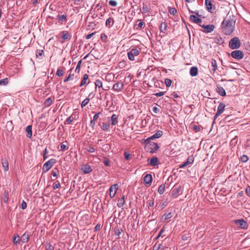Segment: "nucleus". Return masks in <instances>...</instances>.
Wrapping results in <instances>:
<instances>
[{"label":"nucleus","instance_id":"nucleus-1","mask_svg":"<svg viewBox=\"0 0 250 250\" xmlns=\"http://www.w3.org/2000/svg\"><path fill=\"white\" fill-rule=\"evenodd\" d=\"M235 21V16L228 13L221 23V27L222 32L226 35L231 34L234 30Z\"/></svg>","mask_w":250,"mask_h":250},{"label":"nucleus","instance_id":"nucleus-2","mask_svg":"<svg viewBox=\"0 0 250 250\" xmlns=\"http://www.w3.org/2000/svg\"><path fill=\"white\" fill-rule=\"evenodd\" d=\"M241 46V42L238 37L232 38L229 42V46L231 49H237Z\"/></svg>","mask_w":250,"mask_h":250},{"label":"nucleus","instance_id":"nucleus-3","mask_svg":"<svg viewBox=\"0 0 250 250\" xmlns=\"http://www.w3.org/2000/svg\"><path fill=\"white\" fill-rule=\"evenodd\" d=\"M145 144L148 147V150L147 151H149L150 153H155L158 150L159 146L158 145L154 142H150V141L149 142H145Z\"/></svg>","mask_w":250,"mask_h":250},{"label":"nucleus","instance_id":"nucleus-4","mask_svg":"<svg viewBox=\"0 0 250 250\" xmlns=\"http://www.w3.org/2000/svg\"><path fill=\"white\" fill-rule=\"evenodd\" d=\"M228 55L231 56L233 58L237 60H240L242 59L244 56L243 52L240 50L233 51L230 54L228 53Z\"/></svg>","mask_w":250,"mask_h":250},{"label":"nucleus","instance_id":"nucleus-5","mask_svg":"<svg viewBox=\"0 0 250 250\" xmlns=\"http://www.w3.org/2000/svg\"><path fill=\"white\" fill-rule=\"evenodd\" d=\"M140 49H138L136 48H133L131 49L129 51L127 52V56L130 61H134V57L138 56L140 52Z\"/></svg>","mask_w":250,"mask_h":250},{"label":"nucleus","instance_id":"nucleus-6","mask_svg":"<svg viewBox=\"0 0 250 250\" xmlns=\"http://www.w3.org/2000/svg\"><path fill=\"white\" fill-rule=\"evenodd\" d=\"M56 160L54 159H51L46 162L43 166L42 171L43 172H46L48 171L55 163Z\"/></svg>","mask_w":250,"mask_h":250},{"label":"nucleus","instance_id":"nucleus-7","mask_svg":"<svg viewBox=\"0 0 250 250\" xmlns=\"http://www.w3.org/2000/svg\"><path fill=\"white\" fill-rule=\"evenodd\" d=\"M225 86V84L223 83H217L216 84V92L221 96H225L226 95V91L223 86Z\"/></svg>","mask_w":250,"mask_h":250},{"label":"nucleus","instance_id":"nucleus-8","mask_svg":"<svg viewBox=\"0 0 250 250\" xmlns=\"http://www.w3.org/2000/svg\"><path fill=\"white\" fill-rule=\"evenodd\" d=\"M225 107V104L223 103H220L217 107V112L214 116V120H215L216 118L220 115L224 111Z\"/></svg>","mask_w":250,"mask_h":250},{"label":"nucleus","instance_id":"nucleus-9","mask_svg":"<svg viewBox=\"0 0 250 250\" xmlns=\"http://www.w3.org/2000/svg\"><path fill=\"white\" fill-rule=\"evenodd\" d=\"M234 222L238 227L242 229H247L248 226L247 222L243 219L236 220Z\"/></svg>","mask_w":250,"mask_h":250},{"label":"nucleus","instance_id":"nucleus-10","mask_svg":"<svg viewBox=\"0 0 250 250\" xmlns=\"http://www.w3.org/2000/svg\"><path fill=\"white\" fill-rule=\"evenodd\" d=\"M206 7L208 12L213 13L212 9H215V6L212 3L211 0H205Z\"/></svg>","mask_w":250,"mask_h":250},{"label":"nucleus","instance_id":"nucleus-11","mask_svg":"<svg viewBox=\"0 0 250 250\" xmlns=\"http://www.w3.org/2000/svg\"><path fill=\"white\" fill-rule=\"evenodd\" d=\"M200 26H201L204 29L202 31L206 33L211 32L213 31L215 28L214 26L212 24H208L207 25H200Z\"/></svg>","mask_w":250,"mask_h":250},{"label":"nucleus","instance_id":"nucleus-12","mask_svg":"<svg viewBox=\"0 0 250 250\" xmlns=\"http://www.w3.org/2000/svg\"><path fill=\"white\" fill-rule=\"evenodd\" d=\"M163 131L161 130H158L156 133L152 135L151 136L147 138L145 140V142H149L150 141V140L159 138L163 135Z\"/></svg>","mask_w":250,"mask_h":250},{"label":"nucleus","instance_id":"nucleus-13","mask_svg":"<svg viewBox=\"0 0 250 250\" xmlns=\"http://www.w3.org/2000/svg\"><path fill=\"white\" fill-rule=\"evenodd\" d=\"M118 189V185L117 184H115L114 185H112L110 187L109 190H110V196L111 198H112L115 196Z\"/></svg>","mask_w":250,"mask_h":250},{"label":"nucleus","instance_id":"nucleus-14","mask_svg":"<svg viewBox=\"0 0 250 250\" xmlns=\"http://www.w3.org/2000/svg\"><path fill=\"white\" fill-rule=\"evenodd\" d=\"M148 164L152 167H155L158 165L159 162L158 159L156 156L152 157L150 160H147Z\"/></svg>","mask_w":250,"mask_h":250},{"label":"nucleus","instance_id":"nucleus-15","mask_svg":"<svg viewBox=\"0 0 250 250\" xmlns=\"http://www.w3.org/2000/svg\"><path fill=\"white\" fill-rule=\"evenodd\" d=\"M173 214L172 212V209H169L167 212H166L163 216L162 219L164 221L167 220L173 217Z\"/></svg>","mask_w":250,"mask_h":250},{"label":"nucleus","instance_id":"nucleus-16","mask_svg":"<svg viewBox=\"0 0 250 250\" xmlns=\"http://www.w3.org/2000/svg\"><path fill=\"white\" fill-rule=\"evenodd\" d=\"M83 173L84 174H88L92 171L91 167L88 164L84 165L81 168Z\"/></svg>","mask_w":250,"mask_h":250},{"label":"nucleus","instance_id":"nucleus-17","mask_svg":"<svg viewBox=\"0 0 250 250\" xmlns=\"http://www.w3.org/2000/svg\"><path fill=\"white\" fill-rule=\"evenodd\" d=\"M193 161H194L193 158L192 157H191V156L189 157L187 159V160H186V162H185L183 164H181L179 166V167L183 168L185 167H186L188 166V165H189V164H191L193 163Z\"/></svg>","mask_w":250,"mask_h":250},{"label":"nucleus","instance_id":"nucleus-18","mask_svg":"<svg viewBox=\"0 0 250 250\" xmlns=\"http://www.w3.org/2000/svg\"><path fill=\"white\" fill-rule=\"evenodd\" d=\"M81 63H82V60H80L77 64L76 68L75 69V72L76 73V75H75L76 78H80V77H82L80 75V73L81 71Z\"/></svg>","mask_w":250,"mask_h":250},{"label":"nucleus","instance_id":"nucleus-19","mask_svg":"<svg viewBox=\"0 0 250 250\" xmlns=\"http://www.w3.org/2000/svg\"><path fill=\"white\" fill-rule=\"evenodd\" d=\"M123 86H124L123 83L121 81H120L118 82L117 83H115L113 85V88L115 91H119L122 89Z\"/></svg>","mask_w":250,"mask_h":250},{"label":"nucleus","instance_id":"nucleus-20","mask_svg":"<svg viewBox=\"0 0 250 250\" xmlns=\"http://www.w3.org/2000/svg\"><path fill=\"white\" fill-rule=\"evenodd\" d=\"M152 177L150 174H146L144 178V182L146 184L150 185L152 183Z\"/></svg>","mask_w":250,"mask_h":250},{"label":"nucleus","instance_id":"nucleus-21","mask_svg":"<svg viewBox=\"0 0 250 250\" xmlns=\"http://www.w3.org/2000/svg\"><path fill=\"white\" fill-rule=\"evenodd\" d=\"M181 191V187L179 186L178 187L175 188L172 190V196L174 198H176L178 196V195L180 194V192Z\"/></svg>","mask_w":250,"mask_h":250},{"label":"nucleus","instance_id":"nucleus-22","mask_svg":"<svg viewBox=\"0 0 250 250\" xmlns=\"http://www.w3.org/2000/svg\"><path fill=\"white\" fill-rule=\"evenodd\" d=\"M159 29L160 31V32H162L164 34H167L166 32L167 31V24L166 22H162L160 26H159Z\"/></svg>","mask_w":250,"mask_h":250},{"label":"nucleus","instance_id":"nucleus-23","mask_svg":"<svg viewBox=\"0 0 250 250\" xmlns=\"http://www.w3.org/2000/svg\"><path fill=\"white\" fill-rule=\"evenodd\" d=\"M190 20H191L192 22L195 23H200L202 21L201 19L198 18L196 16L194 15H191L190 16Z\"/></svg>","mask_w":250,"mask_h":250},{"label":"nucleus","instance_id":"nucleus-24","mask_svg":"<svg viewBox=\"0 0 250 250\" xmlns=\"http://www.w3.org/2000/svg\"><path fill=\"white\" fill-rule=\"evenodd\" d=\"M30 234L29 233L25 232L20 238V241L22 243H26L28 242Z\"/></svg>","mask_w":250,"mask_h":250},{"label":"nucleus","instance_id":"nucleus-25","mask_svg":"<svg viewBox=\"0 0 250 250\" xmlns=\"http://www.w3.org/2000/svg\"><path fill=\"white\" fill-rule=\"evenodd\" d=\"M198 69L196 66H192L190 69L189 73L191 76L195 77L198 74Z\"/></svg>","mask_w":250,"mask_h":250},{"label":"nucleus","instance_id":"nucleus-26","mask_svg":"<svg viewBox=\"0 0 250 250\" xmlns=\"http://www.w3.org/2000/svg\"><path fill=\"white\" fill-rule=\"evenodd\" d=\"M32 125H28L26 127L25 131L27 133L26 136L28 138H31L32 135Z\"/></svg>","mask_w":250,"mask_h":250},{"label":"nucleus","instance_id":"nucleus-27","mask_svg":"<svg viewBox=\"0 0 250 250\" xmlns=\"http://www.w3.org/2000/svg\"><path fill=\"white\" fill-rule=\"evenodd\" d=\"M114 21L113 19L109 18L105 22V25L108 28H110L114 24Z\"/></svg>","mask_w":250,"mask_h":250},{"label":"nucleus","instance_id":"nucleus-28","mask_svg":"<svg viewBox=\"0 0 250 250\" xmlns=\"http://www.w3.org/2000/svg\"><path fill=\"white\" fill-rule=\"evenodd\" d=\"M217 69V65L216 61L212 59L211 61V66L210 69L212 70L214 72Z\"/></svg>","mask_w":250,"mask_h":250},{"label":"nucleus","instance_id":"nucleus-29","mask_svg":"<svg viewBox=\"0 0 250 250\" xmlns=\"http://www.w3.org/2000/svg\"><path fill=\"white\" fill-rule=\"evenodd\" d=\"M1 163L2 166L3 167L4 170L5 171H7L8 170V163L6 159H2Z\"/></svg>","mask_w":250,"mask_h":250},{"label":"nucleus","instance_id":"nucleus-30","mask_svg":"<svg viewBox=\"0 0 250 250\" xmlns=\"http://www.w3.org/2000/svg\"><path fill=\"white\" fill-rule=\"evenodd\" d=\"M214 42L217 44L223 43L224 41L220 35L217 36L214 38Z\"/></svg>","mask_w":250,"mask_h":250},{"label":"nucleus","instance_id":"nucleus-31","mask_svg":"<svg viewBox=\"0 0 250 250\" xmlns=\"http://www.w3.org/2000/svg\"><path fill=\"white\" fill-rule=\"evenodd\" d=\"M125 203V196L123 195L122 197L120 198L118 201L117 206L118 207L121 208L123 206Z\"/></svg>","mask_w":250,"mask_h":250},{"label":"nucleus","instance_id":"nucleus-32","mask_svg":"<svg viewBox=\"0 0 250 250\" xmlns=\"http://www.w3.org/2000/svg\"><path fill=\"white\" fill-rule=\"evenodd\" d=\"M111 125H114L118 123V117L115 114H113L111 118Z\"/></svg>","mask_w":250,"mask_h":250},{"label":"nucleus","instance_id":"nucleus-33","mask_svg":"<svg viewBox=\"0 0 250 250\" xmlns=\"http://www.w3.org/2000/svg\"><path fill=\"white\" fill-rule=\"evenodd\" d=\"M75 120V117H74L73 115H71L69 117H68L64 122V125H69L74 120Z\"/></svg>","mask_w":250,"mask_h":250},{"label":"nucleus","instance_id":"nucleus-34","mask_svg":"<svg viewBox=\"0 0 250 250\" xmlns=\"http://www.w3.org/2000/svg\"><path fill=\"white\" fill-rule=\"evenodd\" d=\"M52 99L51 98H48L44 102V107H48L52 104Z\"/></svg>","mask_w":250,"mask_h":250},{"label":"nucleus","instance_id":"nucleus-35","mask_svg":"<svg viewBox=\"0 0 250 250\" xmlns=\"http://www.w3.org/2000/svg\"><path fill=\"white\" fill-rule=\"evenodd\" d=\"M20 238L19 235L15 234L14 236L13 243L15 245H17L20 242Z\"/></svg>","mask_w":250,"mask_h":250},{"label":"nucleus","instance_id":"nucleus-36","mask_svg":"<svg viewBox=\"0 0 250 250\" xmlns=\"http://www.w3.org/2000/svg\"><path fill=\"white\" fill-rule=\"evenodd\" d=\"M43 54V50L41 49H38L36 51V56L37 57L42 59Z\"/></svg>","mask_w":250,"mask_h":250},{"label":"nucleus","instance_id":"nucleus-37","mask_svg":"<svg viewBox=\"0 0 250 250\" xmlns=\"http://www.w3.org/2000/svg\"><path fill=\"white\" fill-rule=\"evenodd\" d=\"M71 35L67 32L63 31V40H70L71 38Z\"/></svg>","mask_w":250,"mask_h":250},{"label":"nucleus","instance_id":"nucleus-38","mask_svg":"<svg viewBox=\"0 0 250 250\" xmlns=\"http://www.w3.org/2000/svg\"><path fill=\"white\" fill-rule=\"evenodd\" d=\"M110 127V124H106L104 123H103L102 124V125L101 126V128L103 130L106 131Z\"/></svg>","mask_w":250,"mask_h":250},{"label":"nucleus","instance_id":"nucleus-39","mask_svg":"<svg viewBox=\"0 0 250 250\" xmlns=\"http://www.w3.org/2000/svg\"><path fill=\"white\" fill-rule=\"evenodd\" d=\"M168 12L170 14L173 15H175L177 13L175 8L170 7H168Z\"/></svg>","mask_w":250,"mask_h":250},{"label":"nucleus","instance_id":"nucleus-40","mask_svg":"<svg viewBox=\"0 0 250 250\" xmlns=\"http://www.w3.org/2000/svg\"><path fill=\"white\" fill-rule=\"evenodd\" d=\"M165 189V185L162 184L159 186L158 191L160 194H162L164 192Z\"/></svg>","mask_w":250,"mask_h":250},{"label":"nucleus","instance_id":"nucleus-41","mask_svg":"<svg viewBox=\"0 0 250 250\" xmlns=\"http://www.w3.org/2000/svg\"><path fill=\"white\" fill-rule=\"evenodd\" d=\"M201 128H202V127L201 125H193L192 126L193 130L196 132L200 131L201 130Z\"/></svg>","mask_w":250,"mask_h":250},{"label":"nucleus","instance_id":"nucleus-42","mask_svg":"<svg viewBox=\"0 0 250 250\" xmlns=\"http://www.w3.org/2000/svg\"><path fill=\"white\" fill-rule=\"evenodd\" d=\"M45 249L46 250H54V248L50 243H47L45 244Z\"/></svg>","mask_w":250,"mask_h":250},{"label":"nucleus","instance_id":"nucleus-43","mask_svg":"<svg viewBox=\"0 0 250 250\" xmlns=\"http://www.w3.org/2000/svg\"><path fill=\"white\" fill-rule=\"evenodd\" d=\"M101 39L103 42H106L107 36L105 33H102L101 35Z\"/></svg>","mask_w":250,"mask_h":250},{"label":"nucleus","instance_id":"nucleus-44","mask_svg":"<svg viewBox=\"0 0 250 250\" xmlns=\"http://www.w3.org/2000/svg\"><path fill=\"white\" fill-rule=\"evenodd\" d=\"M95 84L96 85V87H98L99 88H101L102 87V82L99 80V79H97L96 82H95Z\"/></svg>","mask_w":250,"mask_h":250},{"label":"nucleus","instance_id":"nucleus-45","mask_svg":"<svg viewBox=\"0 0 250 250\" xmlns=\"http://www.w3.org/2000/svg\"><path fill=\"white\" fill-rule=\"evenodd\" d=\"M89 98H86L85 99L82 103L81 104V106L82 107L85 106L89 102Z\"/></svg>","mask_w":250,"mask_h":250},{"label":"nucleus","instance_id":"nucleus-46","mask_svg":"<svg viewBox=\"0 0 250 250\" xmlns=\"http://www.w3.org/2000/svg\"><path fill=\"white\" fill-rule=\"evenodd\" d=\"M241 160L242 162L246 163L249 160V158L247 155H243L241 157Z\"/></svg>","mask_w":250,"mask_h":250},{"label":"nucleus","instance_id":"nucleus-47","mask_svg":"<svg viewBox=\"0 0 250 250\" xmlns=\"http://www.w3.org/2000/svg\"><path fill=\"white\" fill-rule=\"evenodd\" d=\"M8 83V79H0V84L6 85Z\"/></svg>","mask_w":250,"mask_h":250},{"label":"nucleus","instance_id":"nucleus-48","mask_svg":"<svg viewBox=\"0 0 250 250\" xmlns=\"http://www.w3.org/2000/svg\"><path fill=\"white\" fill-rule=\"evenodd\" d=\"M143 13H147L149 11V8L146 5H143L142 7Z\"/></svg>","mask_w":250,"mask_h":250},{"label":"nucleus","instance_id":"nucleus-49","mask_svg":"<svg viewBox=\"0 0 250 250\" xmlns=\"http://www.w3.org/2000/svg\"><path fill=\"white\" fill-rule=\"evenodd\" d=\"M56 75L59 77L62 76V69L61 67H59L57 70Z\"/></svg>","mask_w":250,"mask_h":250},{"label":"nucleus","instance_id":"nucleus-50","mask_svg":"<svg viewBox=\"0 0 250 250\" xmlns=\"http://www.w3.org/2000/svg\"><path fill=\"white\" fill-rule=\"evenodd\" d=\"M109 4L111 6L115 7L117 5V2L115 0H110L109 1Z\"/></svg>","mask_w":250,"mask_h":250},{"label":"nucleus","instance_id":"nucleus-51","mask_svg":"<svg viewBox=\"0 0 250 250\" xmlns=\"http://www.w3.org/2000/svg\"><path fill=\"white\" fill-rule=\"evenodd\" d=\"M60 187H61V184L59 183V182H58V181H56L53 184V188L54 189L58 188Z\"/></svg>","mask_w":250,"mask_h":250},{"label":"nucleus","instance_id":"nucleus-52","mask_svg":"<svg viewBox=\"0 0 250 250\" xmlns=\"http://www.w3.org/2000/svg\"><path fill=\"white\" fill-rule=\"evenodd\" d=\"M165 83L167 87H169L172 83V81L171 79H165Z\"/></svg>","mask_w":250,"mask_h":250},{"label":"nucleus","instance_id":"nucleus-53","mask_svg":"<svg viewBox=\"0 0 250 250\" xmlns=\"http://www.w3.org/2000/svg\"><path fill=\"white\" fill-rule=\"evenodd\" d=\"M48 153V150H47V148H46L43 151V157L44 160H45L46 159H47V156H46V154Z\"/></svg>","mask_w":250,"mask_h":250},{"label":"nucleus","instance_id":"nucleus-54","mask_svg":"<svg viewBox=\"0 0 250 250\" xmlns=\"http://www.w3.org/2000/svg\"><path fill=\"white\" fill-rule=\"evenodd\" d=\"M71 152H69V154L66 155V156L63 158L64 160L68 161L71 159L72 156H71Z\"/></svg>","mask_w":250,"mask_h":250},{"label":"nucleus","instance_id":"nucleus-55","mask_svg":"<svg viewBox=\"0 0 250 250\" xmlns=\"http://www.w3.org/2000/svg\"><path fill=\"white\" fill-rule=\"evenodd\" d=\"M138 26L141 29L144 28L145 26V22L141 21L138 24Z\"/></svg>","mask_w":250,"mask_h":250},{"label":"nucleus","instance_id":"nucleus-56","mask_svg":"<svg viewBox=\"0 0 250 250\" xmlns=\"http://www.w3.org/2000/svg\"><path fill=\"white\" fill-rule=\"evenodd\" d=\"M165 92L162 91V92L156 93L154 94L153 95H154L156 97H161V96H163L165 94Z\"/></svg>","mask_w":250,"mask_h":250},{"label":"nucleus","instance_id":"nucleus-57","mask_svg":"<svg viewBox=\"0 0 250 250\" xmlns=\"http://www.w3.org/2000/svg\"><path fill=\"white\" fill-rule=\"evenodd\" d=\"M152 111L155 113H158L160 112V108L156 107V106H154L153 108H152Z\"/></svg>","mask_w":250,"mask_h":250},{"label":"nucleus","instance_id":"nucleus-58","mask_svg":"<svg viewBox=\"0 0 250 250\" xmlns=\"http://www.w3.org/2000/svg\"><path fill=\"white\" fill-rule=\"evenodd\" d=\"M100 114H102V113H101V112H99V113H98L96 114L94 116V117H93V119L92 120H94V121H97V120L98 119V118H99V115H100Z\"/></svg>","mask_w":250,"mask_h":250},{"label":"nucleus","instance_id":"nucleus-59","mask_svg":"<svg viewBox=\"0 0 250 250\" xmlns=\"http://www.w3.org/2000/svg\"><path fill=\"white\" fill-rule=\"evenodd\" d=\"M247 195L250 197V186H248L246 189Z\"/></svg>","mask_w":250,"mask_h":250},{"label":"nucleus","instance_id":"nucleus-60","mask_svg":"<svg viewBox=\"0 0 250 250\" xmlns=\"http://www.w3.org/2000/svg\"><path fill=\"white\" fill-rule=\"evenodd\" d=\"M27 207V205H26V203H25V201H23L21 204V208L23 209H24L26 208Z\"/></svg>","mask_w":250,"mask_h":250},{"label":"nucleus","instance_id":"nucleus-61","mask_svg":"<svg viewBox=\"0 0 250 250\" xmlns=\"http://www.w3.org/2000/svg\"><path fill=\"white\" fill-rule=\"evenodd\" d=\"M122 231V229H116L115 230V233L116 235H117V236H119L120 235V234H121V231Z\"/></svg>","mask_w":250,"mask_h":250},{"label":"nucleus","instance_id":"nucleus-62","mask_svg":"<svg viewBox=\"0 0 250 250\" xmlns=\"http://www.w3.org/2000/svg\"><path fill=\"white\" fill-rule=\"evenodd\" d=\"M148 206L149 207H152L154 206V200H149L148 201Z\"/></svg>","mask_w":250,"mask_h":250},{"label":"nucleus","instance_id":"nucleus-63","mask_svg":"<svg viewBox=\"0 0 250 250\" xmlns=\"http://www.w3.org/2000/svg\"><path fill=\"white\" fill-rule=\"evenodd\" d=\"M96 33V32H93L91 34H88L85 38L86 40H88V39H90L94 35H95Z\"/></svg>","mask_w":250,"mask_h":250},{"label":"nucleus","instance_id":"nucleus-64","mask_svg":"<svg viewBox=\"0 0 250 250\" xmlns=\"http://www.w3.org/2000/svg\"><path fill=\"white\" fill-rule=\"evenodd\" d=\"M56 20H57L59 21H62V15L59 14L56 18Z\"/></svg>","mask_w":250,"mask_h":250}]
</instances>
